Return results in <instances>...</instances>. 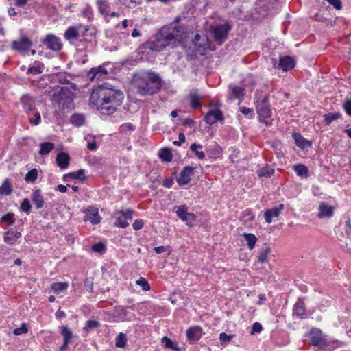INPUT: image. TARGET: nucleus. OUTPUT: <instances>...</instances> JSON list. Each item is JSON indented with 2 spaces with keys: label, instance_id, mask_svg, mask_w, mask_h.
Segmentation results:
<instances>
[{
  "label": "nucleus",
  "instance_id": "nucleus-55",
  "mask_svg": "<svg viewBox=\"0 0 351 351\" xmlns=\"http://www.w3.org/2000/svg\"><path fill=\"white\" fill-rule=\"evenodd\" d=\"M14 334L15 335H20L27 332V328L25 324H23L20 328L14 330Z\"/></svg>",
  "mask_w": 351,
  "mask_h": 351
},
{
  "label": "nucleus",
  "instance_id": "nucleus-64",
  "mask_svg": "<svg viewBox=\"0 0 351 351\" xmlns=\"http://www.w3.org/2000/svg\"><path fill=\"white\" fill-rule=\"evenodd\" d=\"M65 316H66L65 313L63 311H61L60 309L56 313V317L58 319L64 318V317H65Z\"/></svg>",
  "mask_w": 351,
  "mask_h": 351
},
{
  "label": "nucleus",
  "instance_id": "nucleus-1",
  "mask_svg": "<svg viewBox=\"0 0 351 351\" xmlns=\"http://www.w3.org/2000/svg\"><path fill=\"white\" fill-rule=\"evenodd\" d=\"M124 98L121 91L114 89L108 84L99 86L90 95V102L103 114H113Z\"/></svg>",
  "mask_w": 351,
  "mask_h": 351
},
{
  "label": "nucleus",
  "instance_id": "nucleus-45",
  "mask_svg": "<svg viewBox=\"0 0 351 351\" xmlns=\"http://www.w3.org/2000/svg\"><path fill=\"white\" fill-rule=\"evenodd\" d=\"M126 343V336L125 334L121 332L116 338V346L118 348L125 347Z\"/></svg>",
  "mask_w": 351,
  "mask_h": 351
},
{
  "label": "nucleus",
  "instance_id": "nucleus-50",
  "mask_svg": "<svg viewBox=\"0 0 351 351\" xmlns=\"http://www.w3.org/2000/svg\"><path fill=\"white\" fill-rule=\"evenodd\" d=\"M114 225L117 227L125 228L128 226L129 223L125 219H123L122 217H117L114 221Z\"/></svg>",
  "mask_w": 351,
  "mask_h": 351
},
{
  "label": "nucleus",
  "instance_id": "nucleus-60",
  "mask_svg": "<svg viewBox=\"0 0 351 351\" xmlns=\"http://www.w3.org/2000/svg\"><path fill=\"white\" fill-rule=\"evenodd\" d=\"M327 1L332 5L335 9L339 10L341 9V0H327Z\"/></svg>",
  "mask_w": 351,
  "mask_h": 351
},
{
  "label": "nucleus",
  "instance_id": "nucleus-37",
  "mask_svg": "<svg viewBox=\"0 0 351 351\" xmlns=\"http://www.w3.org/2000/svg\"><path fill=\"white\" fill-rule=\"evenodd\" d=\"M162 343L166 348L174 350L175 351H180L178 346L174 343L169 337L165 336L162 339Z\"/></svg>",
  "mask_w": 351,
  "mask_h": 351
},
{
  "label": "nucleus",
  "instance_id": "nucleus-63",
  "mask_svg": "<svg viewBox=\"0 0 351 351\" xmlns=\"http://www.w3.org/2000/svg\"><path fill=\"white\" fill-rule=\"evenodd\" d=\"M27 73H33V74H38L40 73V69L38 67H29L28 69Z\"/></svg>",
  "mask_w": 351,
  "mask_h": 351
},
{
  "label": "nucleus",
  "instance_id": "nucleus-62",
  "mask_svg": "<svg viewBox=\"0 0 351 351\" xmlns=\"http://www.w3.org/2000/svg\"><path fill=\"white\" fill-rule=\"evenodd\" d=\"M132 226L133 228L136 230H141L143 226V221L141 219H137L134 222Z\"/></svg>",
  "mask_w": 351,
  "mask_h": 351
},
{
  "label": "nucleus",
  "instance_id": "nucleus-5",
  "mask_svg": "<svg viewBox=\"0 0 351 351\" xmlns=\"http://www.w3.org/2000/svg\"><path fill=\"white\" fill-rule=\"evenodd\" d=\"M311 343L315 346H319L320 348L331 347L335 348L334 345L338 343L337 340H329L326 336L323 335L321 330L313 328L310 332Z\"/></svg>",
  "mask_w": 351,
  "mask_h": 351
},
{
  "label": "nucleus",
  "instance_id": "nucleus-23",
  "mask_svg": "<svg viewBox=\"0 0 351 351\" xmlns=\"http://www.w3.org/2000/svg\"><path fill=\"white\" fill-rule=\"evenodd\" d=\"M12 191V182L9 178H6L0 186V195L8 196L11 195Z\"/></svg>",
  "mask_w": 351,
  "mask_h": 351
},
{
  "label": "nucleus",
  "instance_id": "nucleus-57",
  "mask_svg": "<svg viewBox=\"0 0 351 351\" xmlns=\"http://www.w3.org/2000/svg\"><path fill=\"white\" fill-rule=\"evenodd\" d=\"M343 108L346 113L351 116V99H348L343 104Z\"/></svg>",
  "mask_w": 351,
  "mask_h": 351
},
{
  "label": "nucleus",
  "instance_id": "nucleus-32",
  "mask_svg": "<svg viewBox=\"0 0 351 351\" xmlns=\"http://www.w3.org/2000/svg\"><path fill=\"white\" fill-rule=\"evenodd\" d=\"M40 147L39 154L42 156L48 154L55 148L54 144L49 142L43 143L40 145Z\"/></svg>",
  "mask_w": 351,
  "mask_h": 351
},
{
  "label": "nucleus",
  "instance_id": "nucleus-28",
  "mask_svg": "<svg viewBox=\"0 0 351 351\" xmlns=\"http://www.w3.org/2000/svg\"><path fill=\"white\" fill-rule=\"evenodd\" d=\"M77 27H69L64 33V38L67 40L78 39L80 38Z\"/></svg>",
  "mask_w": 351,
  "mask_h": 351
},
{
  "label": "nucleus",
  "instance_id": "nucleus-38",
  "mask_svg": "<svg viewBox=\"0 0 351 351\" xmlns=\"http://www.w3.org/2000/svg\"><path fill=\"white\" fill-rule=\"evenodd\" d=\"M60 333L63 337L64 341L70 342V340L73 337V332L71 330L65 326L60 327Z\"/></svg>",
  "mask_w": 351,
  "mask_h": 351
},
{
  "label": "nucleus",
  "instance_id": "nucleus-52",
  "mask_svg": "<svg viewBox=\"0 0 351 351\" xmlns=\"http://www.w3.org/2000/svg\"><path fill=\"white\" fill-rule=\"evenodd\" d=\"M240 112L243 114L245 116L248 117L249 118H252L254 116L253 110L250 108L246 107H241Z\"/></svg>",
  "mask_w": 351,
  "mask_h": 351
},
{
  "label": "nucleus",
  "instance_id": "nucleus-27",
  "mask_svg": "<svg viewBox=\"0 0 351 351\" xmlns=\"http://www.w3.org/2000/svg\"><path fill=\"white\" fill-rule=\"evenodd\" d=\"M229 89L231 98L240 99L243 96L244 89L240 86L231 84L229 86Z\"/></svg>",
  "mask_w": 351,
  "mask_h": 351
},
{
  "label": "nucleus",
  "instance_id": "nucleus-61",
  "mask_svg": "<svg viewBox=\"0 0 351 351\" xmlns=\"http://www.w3.org/2000/svg\"><path fill=\"white\" fill-rule=\"evenodd\" d=\"M185 141V136L183 133L179 134V139L178 141H175L173 142V145L176 146L181 145L182 143H183Z\"/></svg>",
  "mask_w": 351,
  "mask_h": 351
},
{
  "label": "nucleus",
  "instance_id": "nucleus-2",
  "mask_svg": "<svg viewBox=\"0 0 351 351\" xmlns=\"http://www.w3.org/2000/svg\"><path fill=\"white\" fill-rule=\"evenodd\" d=\"M186 38V32L182 25L171 24L156 33L154 40L149 43V49L159 51L168 46H176Z\"/></svg>",
  "mask_w": 351,
  "mask_h": 351
},
{
  "label": "nucleus",
  "instance_id": "nucleus-48",
  "mask_svg": "<svg viewBox=\"0 0 351 351\" xmlns=\"http://www.w3.org/2000/svg\"><path fill=\"white\" fill-rule=\"evenodd\" d=\"M99 326V322L96 320H88L86 322L84 330H88L90 329L97 328Z\"/></svg>",
  "mask_w": 351,
  "mask_h": 351
},
{
  "label": "nucleus",
  "instance_id": "nucleus-14",
  "mask_svg": "<svg viewBox=\"0 0 351 351\" xmlns=\"http://www.w3.org/2000/svg\"><path fill=\"white\" fill-rule=\"evenodd\" d=\"M334 215V208L333 206L324 203H320L319 206V218H325V217H331Z\"/></svg>",
  "mask_w": 351,
  "mask_h": 351
},
{
  "label": "nucleus",
  "instance_id": "nucleus-6",
  "mask_svg": "<svg viewBox=\"0 0 351 351\" xmlns=\"http://www.w3.org/2000/svg\"><path fill=\"white\" fill-rule=\"evenodd\" d=\"M230 29L231 27L228 23L217 24L211 26L210 32L214 40L219 44H221L227 39Z\"/></svg>",
  "mask_w": 351,
  "mask_h": 351
},
{
  "label": "nucleus",
  "instance_id": "nucleus-58",
  "mask_svg": "<svg viewBox=\"0 0 351 351\" xmlns=\"http://www.w3.org/2000/svg\"><path fill=\"white\" fill-rule=\"evenodd\" d=\"M263 330V327L261 326V324L258 322H255L253 325H252V331H251V334H254L255 332H261Z\"/></svg>",
  "mask_w": 351,
  "mask_h": 351
},
{
  "label": "nucleus",
  "instance_id": "nucleus-16",
  "mask_svg": "<svg viewBox=\"0 0 351 351\" xmlns=\"http://www.w3.org/2000/svg\"><path fill=\"white\" fill-rule=\"evenodd\" d=\"M101 219L97 208H90L86 211V220L90 221L93 224H98Z\"/></svg>",
  "mask_w": 351,
  "mask_h": 351
},
{
  "label": "nucleus",
  "instance_id": "nucleus-29",
  "mask_svg": "<svg viewBox=\"0 0 351 351\" xmlns=\"http://www.w3.org/2000/svg\"><path fill=\"white\" fill-rule=\"evenodd\" d=\"M29 121L34 125H38L40 121V114L34 109L27 112Z\"/></svg>",
  "mask_w": 351,
  "mask_h": 351
},
{
  "label": "nucleus",
  "instance_id": "nucleus-15",
  "mask_svg": "<svg viewBox=\"0 0 351 351\" xmlns=\"http://www.w3.org/2000/svg\"><path fill=\"white\" fill-rule=\"evenodd\" d=\"M107 71L103 66L93 68L88 73V77L91 81L103 79L107 75Z\"/></svg>",
  "mask_w": 351,
  "mask_h": 351
},
{
  "label": "nucleus",
  "instance_id": "nucleus-7",
  "mask_svg": "<svg viewBox=\"0 0 351 351\" xmlns=\"http://www.w3.org/2000/svg\"><path fill=\"white\" fill-rule=\"evenodd\" d=\"M175 210L177 216L182 221L186 222L188 226H192L195 220V216L194 214L188 212V207L186 205L177 206Z\"/></svg>",
  "mask_w": 351,
  "mask_h": 351
},
{
  "label": "nucleus",
  "instance_id": "nucleus-54",
  "mask_svg": "<svg viewBox=\"0 0 351 351\" xmlns=\"http://www.w3.org/2000/svg\"><path fill=\"white\" fill-rule=\"evenodd\" d=\"M232 337V335H228L225 332H221L219 335V340L221 344H226L228 343Z\"/></svg>",
  "mask_w": 351,
  "mask_h": 351
},
{
  "label": "nucleus",
  "instance_id": "nucleus-31",
  "mask_svg": "<svg viewBox=\"0 0 351 351\" xmlns=\"http://www.w3.org/2000/svg\"><path fill=\"white\" fill-rule=\"evenodd\" d=\"M243 237L247 241L248 248L250 250H252L254 247L257 241L256 237L251 233H244L243 234Z\"/></svg>",
  "mask_w": 351,
  "mask_h": 351
},
{
  "label": "nucleus",
  "instance_id": "nucleus-51",
  "mask_svg": "<svg viewBox=\"0 0 351 351\" xmlns=\"http://www.w3.org/2000/svg\"><path fill=\"white\" fill-rule=\"evenodd\" d=\"M1 221H7L8 225H13L14 223V215L12 213H9L1 217Z\"/></svg>",
  "mask_w": 351,
  "mask_h": 351
},
{
  "label": "nucleus",
  "instance_id": "nucleus-56",
  "mask_svg": "<svg viewBox=\"0 0 351 351\" xmlns=\"http://www.w3.org/2000/svg\"><path fill=\"white\" fill-rule=\"evenodd\" d=\"M134 211L131 209H128L126 211L121 210L119 213L122 215L124 219H132V215Z\"/></svg>",
  "mask_w": 351,
  "mask_h": 351
},
{
  "label": "nucleus",
  "instance_id": "nucleus-13",
  "mask_svg": "<svg viewBox=\"0 0 351 351\" xmlns=\"http://www.w3.org/2000/svg\"><path fill=\"white\" fill-rule=\"evenodd\" d=\"M283 209L284 205L281 204L278 206L267 210L265 212V221L267 223H271L272 222V218L278 217L281 212L283 210Z\"/></svg>",
  "mask_w": 351,
  "mask_h": 351
},
{
  "label": "nucleus",
  "instance_id": "nucleus-12",
  "mask_svg": "<svg viewBox=\"0 0 351 351\" xmlns=\"http://www.w3.org/2000/svg\"><path fill=\"white\" fill-rule=\"evenodd\" d=\"M202 335V330L199 326L191 327L186 330L187 339L191 342L197 341Z\"/></svg>",
  "mask_w": 351,
  "mask_h": 351
},
{
  "label": "nucleus",
  "instance_id": "nucleus-46",
  "mask_svg": "<svg viewBox=\"0 0 351 351\" xmlns=\"http://www.w3.org/2000/svg\"><path fill=\"white\" fill-rule=\"evenodd\" d=\"M31 208L30 201L27 198L24 199L20 206L21 210L29 213Z\"/></svg>",
  "mask_w": 351,
  "mask_h": 351
},
{
  "label": "nucleus",
  "instance_id": "nucleus-36",
  "mask_svg": "<svg viewBox=\"0 0 351 351\" xmlns=\"http://www.w3.org/2000/svg\"><path fill=\"white\" fill-rule=\"evenodd\" d=\"M294 171L296 173L301 177H307L308 174V169L306 166L299 164L293 167Z\"/></svg>",
  "mask_w": 351,
  "mask_h": 351
},
{
  "label": "nucleus",
  "instance_id": "nucleus-26",
  "mask_svg": "<svg viewBox=\"0 0 351 351\" xmlns=\"http://www.w3.org/2000/svg\"><path fill=\"white\" fill-rule=\"evenodd\" d=\"M69 287L67 282H54L51 285V289L56 294H60L65 291Z\"/></svg>",
  "mask_w": 351,
  "mask_h": 351
},
{
  "label": "nucleus",
  "instance_id": "nucleus-25",
  "mask_svg": "<svg viewBox=\"0 0 351 351\" xmlns=\"http://www.w3.org/2000/svg\"><path fill=\"white\" fill-rule=\"evenodd\" d=\"M190 104L193 108H197L201 106V97L196 90H193L189 94Z\"/></svg>",
  "mask_w": 351,
  "mask_h": 351
},
{
  "label": "nucleus",
  "instance_id": "nucleus-10",
  "mask_svg": "<svg viewBox=\"0 0 351 351\" xmlns=\"http://www.w3.org/2000/svg\"><path fill=\"white\" fill-rule=\"evenodd\" d=\"M223 119V115L219 110H211L205 116L204 121L206 123L212 125L217 121Z\"/></svg>",
  "mask_w": 351,
  "mask_h": 351
},
{
  "label": "nucleus",
  "instance_id": "nucleus-35",
  "mask_svg": "<svg viewBox=\"0 0 351 351\" xmlns=\"http://www.w3.org/2000/svg\"><path fill=\"white\" fill-rule=\"evenodd\" d=\"M136 126L131 123H125L120 125L119 132L124 134H129L134 131Z\"/></svg>",
  "mask_w": 351,
  "mask_h": 351
},
{
  "label": "nucleus",
  "instance_id": "nucleus-22",
  "mask_svg": "<svg viewBox=\"0 0 351 351\" xmlns=\"http://www.w3.org/2000/svg\"><path fill=\"white\" fill-rule=\"evenodd\" d=\"M69 156L64 152H60L56 156V163L61 169H66L69 166Z\"/></svg>",
  "mask_w": 351,
  "mask_h": 351
},
{
  "label": "nucleus",
  "instance_id": "nucleus-11",
  "mask_svg": "<svg viewBox=\"0 0 351 351\" xmlns=\"http://www.w3.org/2000/svg\"><path fill=\"white\" fill-rule=\"evenodd\" d=\"M194 169L191 167H184L180 173V177L178 178V183L180 185H185L191 180V176L193 174Z\"/></svg>",
  "mask_w": 351,
  "mask_h": 351
},
{
  "label": "nucleus",
  "instance_id": "nucleus-34",
  "mask_svg": "<svg viewBox=\"0 0 351 351\" xmlns=\"http://www.w3.org/2000/svg\"><path fill=\"white\" fill-rule=\"evenodd\" d=\"M274 173V169L269 166H265L259 169L257 171L259 177L269 178L272 176Z\"/></svg>",
  "mask_w": 351,
  "mask_h": 351
},
{
  "label": "nucleus",
  "instance_id": "nucleus-19",
  "mask_svg": "<svg viewBox=\"0 0 351 351\" xmlns=\"http://www.w3.org/2000/svg\"><path fill=\"white\" fill-rule=\"evenodd\" d=\"M21 102L24 110L27 113L34 109L35 101L34 99L28 95H25L21 97Z\"/></svg>",
  "mask_w": 351,
  "mask_h": 351
},
{
  "label": "nucleus",
  "instance_id": "nucleus-42",
  "mask_svg": "<svg viewBox=\"0 0 351 351\" xmlns=\"http://www.w3.org/2000/svg\"><path fill=\"white\" fill-rule=\"evenodd\" d=\"M38 178V171L33 169L27 172L25 176V180L27 182H34Z\"/></svg>",
  "mask_w": 351,
  "mask_h": 351
},
{
  "label": "nucleus",
  "instance_id": "nucleus-49",
  "mask_svg": "<svg viewBox=\"0 0 351 351\" xmlns=\"http://www.w3.org/2000/svg\"><path fill=\"white\" fill-rule=\"evenodd\" d=\"M97 5H98V8H99V12L104 14V15H106L107 14V8H108V4L106 1H101V0H99L97 1Z\"/></svg>",
  "mask_w": 351,
  "mask_h": 351
},
{
  "label": "nucleus",
  "instance_id": "nucleus-4",
  "mask_svg": "<svg viewBox=\"0 0 351 351\" xmlns=\"http://www.w3.org/2000/svg\"><path fill=\"white\" fill-rule=\"evenodd\" d=\"M256 112L260 118V121L267 125L271 124V121L263 120V119L270 118L272 111L268 101V96L264 95L263 97L255 95Z\"/></svg>",
  "mask_w": 351,
  "mask_h": 351
},
{
  "label": "nucleus",
  "instance_id": "nucleus-18",
  "mask_svg": "<svg viewBox=\"0 0 351 351\" xmlns=\"http://www.w3.org/2000/svg\"><path fill=\"white\" fill-rule=\"evenodd\" d=\"M294 60L290 56H285L281 58L278 64V66L284 71H287L292 69L294 67Z\"/></svg>",
  "mask_w": 351,
  "mask_h": 351
},
{
  "label": "nucleus",
  "instance_id": "nucleus-44",
  "mask_svg": "<svg viewBox=\"0 0 351 351\" xmlns=\"http://www.w3.org/2000/svg\"><path fill=\"white\" fill-rule=\"evenodd\" d=\"M85 140L87 141V147L91 150L94 151L97 148V144L94 140V137L90 135L86 136Z\"/></svg>",
  "mask_w": 351,
  "mask_h": 351
},
{
  "label": "nucleus",
  "instance_id": "nucleus-53",
  "mask_svg": "<svg viewBox=\"0 0 351 351\" xmlns=\"http://www.w3.org/2000/svg\"><path fill=\"white\" fill-rule=\"evenodd\" d=\"M92 250L95 252L102 253L103 252L105 251V245L103 243L99 242L98 243L93 245L92 246Z\"/></svg>",
  "mask_w": 351,
  "mask_h": 351
},
{
  "label": "nucleus",
  "instance_id": "nucleus-39",
  "mask_svg": "<svg viewBox=\"0 0 351 351\" xmlns=\"http://www.w3.org/2000/svg\"><path fill=\"white\" fill-rule=\"evenodd\" d=\"M84 122V117L80 114H75L71 117V123L75 126H81Z\"/></svg>",
  "mask_w": 351,
  "mask_h": 351
},
{
  "label": "nucleus",
  "instance_id": "nucleus-17",
  "mask_svg": "<svg viewBox=\"0 0 351 351\" xmlns=\"http://www.w3.org/2000/svg\"><path fill=\"white\" fill-rule=\"evenodd\" d=\"M21 233L13 230H8L4 234V241L9 245H14L21 237Z\"/></svg>",
  "mask_w": 351,
  "mask_h": 351
},
{
  "label": "nucleus",
  "instance_id": "nucleus-40",
  "mask_svg": "<svg viewBox=\"0 0 351 351\" xmlns=\"http://www.w3.org/2000/svg\"><path fill=\"white\" fill-rule=\"evenodd\" d=\"M159 157L162 161L170 162L172 160V154L169 149H163L160 150Z\"/></svg>",
  "mask_w": 351,
  "mask_h": 351
},
{
  "label": "nucleus",
  "instance_id": "nucleus-8",
  "mask_svg": "<svg viewBox=\"0 0 351 351\" xmlns=\"http://www.w3.org/2000/svg\"><path fill=\"white\" fill-rule=\"evenodd\" d=\"M43 43L47 49L55 51H60L62 47L60 39L52 34L47 35L44 39Z\"/></svg>",
  "mask_w": 351,
  "mask_h": 351
},
{
  "label": "nucleus",
  "instance_id": "nucleus-21",
  "mask_svg": "<svg viewBox=\"0 0 351 351\" xmlns=\"http://www.w3.org/2000/svg\"><path fill=\"white\" fill-rule=\"evenodd\" d=\"M293 137L297 146L302 149L310 147L311 146V143L305 139L300 134L293 133Z\"/></svg>",
  "mask_w": 351,
  "mask_h": 351
},
{
  "label": "nucleus",
  "instance_id": "nucleus-24",
  "mask_svg": "<svg viewBox=\"0 0 351 351\" xmlns=\"http://www.w3.org/2000/svg\"><path fill=\"white\" fill-rule=\"evenodd\" d=\"M305 314L306 308L304 303L300 300L293 306V315L299 317H302Z\"/></svg>",
  "mask_w": 351,
  "mask_h": 351
},
{
  "label": "nucleus",
  "instance_id": "nucleus-3",
  "mask_svg": "<svg viewBox=\"0 0 351 351\" xmlns=\"http://www.w3.org/2000/svg\"><path fill=\"white\" fill-rule=\"evenodd\" d=\"M134 86L141 95H153L162 86L158 74L151 71H141L134 76Z\"/></svg>",
  "mask_w": 351,
  "mask_h": 351
},
{
  "label": "nucleus",
  "instance_id": "nucleus-47",
  "mask_svg": "<svg viewBox=\"0 0 351 351\" xmlns=\"http://www.w3.org/2000/svg\"><path fill=\"white\" fill-rule=\"evenodd\" d=\"M136 283L141 286L143 291H149L150 289V286L148 282L143 277L139 278V279L136 280Z\"/></svg>",
  "mask_w": 351,
  "mask_h": 351
},
{
  "label": "nucleus",
  "instance_id": "nucleus-41",
  "mask_svg": "<svg viewBox=\"0 0 351 351\" xmlns=\"http://www.w3.org/2000/svg\"><path fill=\"white\" fill-rule=\"evenodd\" d=\"M202 148V145L193 143L191 145L190 149L195 152V154L199 159H203L205 157V154L203 151H199L197 149Z\"/></svg>",
  "mask_w": 351,
  "mask_h": 351
},
{
  "label": "nucleus",
  "instance_id": "nucleus-59",
  "mask_svg": "<svg viewBox=\"0 0 351 351\" xmlns=\"http://www.w3.org/2000/svg\"><path fill=\"white\" fill-rule=\"evenodd\" d=\"M72 175L74 178L79 179L82 181L85 179L84 171L83 169H80L77 171V173H73Z\"/></svg>",
  "mask_w": 351,
  "mask_h": 351
},
{
  "label": "nucleus",
  "instance_id": "nucleus-33",
  "mask_svg": "<svg viewBox=\"0 0 351 351\" xmlns=\"http://www.w3.org/2000/svg\"><path fill=\"white\" fill-rule=\"evenodd\" d=\"M271 252V250L269 247H265L262 249L258 256V260L261 263H265L268 261V256Z\"/></svg>",
  "mask_w": 351,
  "mask_h": 351
},
{
  "label": "nucleus",
  "instance_id": "nucleus-30",
  "mask_svg": "<svg viewBox=\"0 0 351 351\" xmlns=\"http://www.w3.org/2000/svg\"><path fill=\"white\" fill-rule=\"evenodd\" d=\"M77 28L80 38L92 36L95 33L94 29L91 28L90 26L79 25L77 26Z\"/></svg>",
  "mask_w": 351,
  "mask_h": 351
},
{
  "label": "nucleus",
  "instance_id": "nucleus-9",
  "mask_svg": "<svg viewBox=\"0 0 351 351\" xmlns=\"http://www.w3.org/2000/svg\"><path fill=\"white\" fill-rule=\"evenodd\" d=\"M32 42L27 37H22L19 40L13 41L12 47L19 51H27L32 47Z\"/></svg>",
  "mask_w": 351,
  "mask_h": 351
},
{
  "label": "nucleus",
  "instance_id": "nucleus-43",
  "mask_svg": "<svg viewBox=\"0 0 351 351\" xmlns=\"http://www.w3.org/2000/svg\"><path fill=\"white\" fill-rule=\"evenodd\" d=\"M324 121L327 125H330L333 121L337 120L340 117V113L332 112L328 113L324 115Z\"/></svg>",
  "mask_w": 351,
  "mask_h": 351
},
{
  "label": "nucleus",
  "instance_id": "nucleus-20",
  "mask_svg": "<svg viewBox=\"0 0 351 351\" xmlns=\"http://www.w3.org/2000/svg\"><path fill=\"white\" fill-rule=\"evenodd\" d=\"M31 198L36 209H40L43 207L45 202L40 190L33 191Z\"/></svg>",
  "mask_w": 351,
  "mask_h": 351
}]
</instances>
